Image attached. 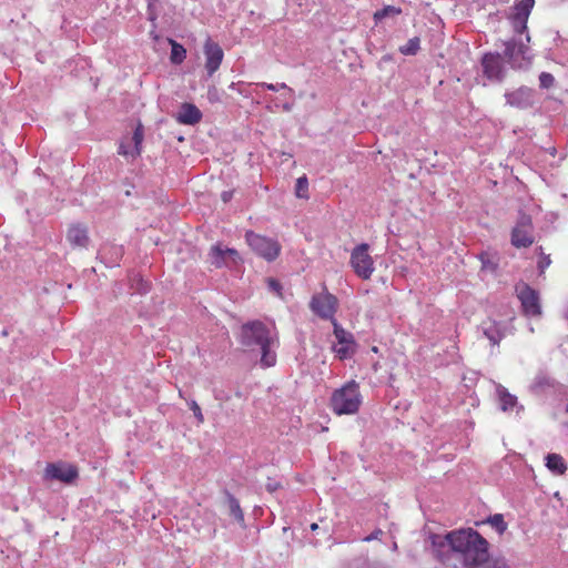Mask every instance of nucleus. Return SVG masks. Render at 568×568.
I'll return each mask as SVG.
<instances>
[{
  "instance_id": "nucleus-15",
  "label": "nucleus",
  "mask_w": 568,
  "mask_h": 568,
  "mask_svg": "<svg viewBox=\"0 0 568 568\" xmlns=\"http://www.w3.org/2000/svg\"><path fill=\"white\" fill-rule=\"evenodd\" d=\"M123 256V247L115 244H104L99 251V257L108 267L119 264Z\"/></svg>"
},
{
  "instance_id": "nucleus-46",
  "label": "nucleus",
  "mask_w": 568,
  "mask_h": 568,
  "mask_svg": "<svg viewBox=\"0 0 568 568\" xmlns=\"http://www.w3.org/2000/svg\"><path fill=\"white\" fill-rule=\"evenodd\" d=\"M566 412L568 413V405H567V407H566Z\"/></svg>"
},
{
  "instance_id": "nucleus-35",
  "label": "nucleus",
  "mask_w": 568,
  "mask_h": 568,
  "mask_svg": "<svg viewBox=\"0 0 568 568\" xmlns=\"http://www.w3.org/2000/svg\"><path fill=\"white\" fill-rule=\"evenodd\" d=\"M281 487V484L276 481L275 479L267 478V483L265 485V488L270 493L276 491Z\"/></svg>"
},
{
  "instance_id": "nucleus-38",
  "label": "nucleus",
  "mask_w": 568,
  "mask_h": 568,
  "mask_svg": "<svg viewBox=\"0 0 568 568\" xmlns=\"http://www.w3.org/2000/svg\"><path fill=\"white\" fill-rule=\"evenodd\" d=\"M214 398L220 402H225L230 399V396L224 390H214Z\"/></svg>"
},
{
  "instance_id": "nucleus-33",
  "label": "nucleus",
  "mask_w": 568,
  "mask_h": 568,
  "mask_svg": "<svg viewBox=\"0 0 568 568\" xmlns=\"http://www.w3.org/2000/svg\"><path fill=\"white\" fill-rule=\"evenodd\" d=\"M383 530L379 529V528H376L372 534H369L368 536L364 537L362 540L365 541V542H371L373 540H379L381 539V536H383Z\"/></svg>"
},
{
  "instance_id": "nucleus-16",
  "label": "nucleus",
  "mask_w": 568,
  "mask_h": 568,
  "mask_svg": "<svg viewBox=\"0 0 568 568\" xmlns=\"http://www.w3.org/2000/svg\"><path fill=\"white\" fill-rule=\"evenodd\" d=\"M479 329L481 331L483 335L491 343V345H498L505 336L500 324L493 320L483 322Z\"/></svg>"
},
{
  "instance_id": "nucleus-44",
  "label": "nucleus",
  "mask_w": 568,
  "mask_h": 568,
  "mask_svg": "<svg viewBox=\"0 0 568 568\" xmlns=\"http://www.w3.org/2000/svg\"><path fill=\"white\" fill-rule=\"evenodd\" d=\"M556 148H550L549 149V153L554 156L556 154Z\"/></svg>"
},
{
  "instance_id": "nucleus-30",
  "label": "nucleus",
  "mask_w": 568,
  "mask_h": 568,
  "mask_svg": "<svg viewBox=\"0 0 568 568\" xmlns=\"http://www.w3.org/2000/svg\"><path fill=\"white\" fill-rule=\"evenodd\" d=\"M257 85L261 87V88H265L267 90H271V91H278V90L283 89V90H286L290 95L294 94L293 89L287 87L286 83H284V82L276 83V84L261 82V83H257Z\"/></svg>"
},
{
  "instance_id": "nucleus-31",
  "label": "nucleus",
  "mask_w": 568,
  "mask_h": 568,
  "mask_svg": "<svg viewBox=\"0 0 568 568\" xmlns=\"http://www.w3.org/2000/svg\"><path fill=\"white\" fill-rule=\"evenodd\" d=\"M555 78L549 72H541L539 74V85L541 89H549L554 85Z\"/></svg>"
},
{
  "instance_id": "nucleus-7",
  "label": "nucleus",
  "mask_w": 568,
  "mask_h": 568,
  "mask_svg": "<svg viewBox=\"0 0 568 568\" xmlns=\"http://www.w3.org/2000/svg\"><path fill=\"white\" fill-rule=\"evenodd\" d=\"M79 476L78 468L74 465L57 462L49 463L45 466L43 479L57 480L63 484H72Z\"/></svg>"
},
{
  "instance_id": "nucleus-28",
  "label": "nucleus",
  "mask_w": 568,
  "mask_h": 568,
  "mask_svg": "<svg viewBox=\"0 0 568 568\" xmlns=\"http://www.w3.org/2000/svg\"><path fill=\"white\" fill-rule=\"evenodd\" d=\"M144 138L143 126L142 124H138V126L134 129L132 136L129 139V141L133 144L134 149L139 150V154L141 155L142 152V142Z\"/></svg>"
},
{
  "instance_id": "nucleus-24",
  "label": "nucleus",
  "mask_w": 568,
  "mask_h": 568,
  "mask_svg": "<svg viewBox=\"0 0 568 568\" xmlns=\"http://www.w3.org/2000/svg\"><path fill=\"white\" fill-rule=\"evenodd\" d=\"M211 264L215 267H222L226 264V255L224 253V248L220 245H214L210 252Z\"/></svg>"
},
{
  "instance_id": "nucleus-22",
  "label": "nucleus",
  "mask_w": 568,
  "mask_h": 568,
  "mask_svg": "<svg viewBox=\"0 0 568 568\" xmlns=\"http://www.w3.org/2000/svg\"><path fill=\"white\" fill-rule=\"evenodd\" d=\"M169 42L171 44V62L173 64H181L186 58L185 48L173 39H170Z\"/></svg>"
},
{
  "instance_id": "nucleus-18",
  "label": "nucleus",
  "mask_w": 568,
  "mask_h": 568,
  "mask_svg": "<svg viewBox=\"0 0 568 568\" xmlns=\"http://www.w3.org/2000/svg\"><path fill=\"white\" fill-rule=\"evenodd\" d=\"M67 239L72 245L85 246L89 241L87 229L80 225H74L69 229Z\"/></svg>"
},
{
  "instance_id": "nucleus-10",
  "label": "nucleus",
  "mask_w": 568,
  "mask_h": 568,
  "mask_svg": "<svg viewBox=\"0 0 568 568\" xmlns=\"http://www.w3.org/2000/svg\"><path fill=\"white\" fill-rule=\"evenodd\" d=\"M516 291L524 313L527 316H539L541 314V306L538 292L527 284L517 286Z\"/></svg>"
},
{
  "instance_id": "nucleus-6",
  "label": "nucleus",
  "mask_w": 568,
  "mask_h": 568,
  "mask_svg": "<svg viewBox=\"0 0 568 568\" xmlns=\"http://www.w3.org/2000/svg\"><path fill=\"white\" fill-rule=\"evenodd\" d=\"M368 244L362 243L354 247L351 254V265L356 275L363 280H368L374 272V262L368 254Z\"/></svg>"
},
{
  "instance_id": "nucleus-25",
  "label": "nucleus",
  "mask_w": 568,
  "mask_h": 568,
  "mask_svg": "<svg viewBox=\"0 0 568 568\" xmlns=\"http://www.w3.org/2000/svg\"><path fill=\"white\" fill-rule=\"evenodd\" d=\"M420 48L418 37L410 38L404 45L399 47V52L404 55H415Z\"/></svg>"
},
{
  "instance_id": "nucleus-42",
  "label": "nucleus",
  "mask_w": 568,
  "mask_h": 568,
  "mask_svg": "<svg viewBox=\"0 0 568 568\" xmlns=\"http://www.w3.org/2000/svg\"><path fill=\"white\" fill-rule=\"evenodd\" d=\"M397 549H398L397 542L394 541L393 545H392V550L396 551Z\"/></svg>"
},
{
  "instance_id": "nucleus-5",
  "label": "nucleus",
  "mask_w": 568,
  "mask_h": 568,
  "mask_svg": "<svg viewBox=\"0 0 568 568\" xmlns=\"http://www.w3.org/2000/svg\"><path fill=\"white\" fill-rule=\"evenodd\" d=\"M245 241L256 255L267 262H273L281 253V245L276 240L254 233L253 231L245 233Z\"/></svg>"
},
{
  "instance_id": "nucleus-17",
  "label": "nucleus",
  "mask_w": 568,
  "mask_h": 568,
  "mask_svg": "<svg viewBox=\"0 0 568 568\" xmlns=\"http://www.w3.org/2000/svg\"><path fill=\"white\" fill-rule=\"evenodd\" d=\"M497 395L499 399V407L503 412H511L514 408H518V412L523 409V406L518 405L517 397L510 394L505 387L498 385Z\"/></svg>"
},
{
  "instance_id": "nucleus-23",
  "label": "nucleus",
  "mask_w": 568,
  "mask_h": 568,
  "mask_svg": "<svg viewBox=\"0 0 568 568\" xmlns=\"http://www.w3.org/2000/svg\"><path fill=\"white\" fill-rule=\"evenodd\" d=\"M118 153L131 161H134L140 156L139 150L133 148V144L129 141V139H123L120 142Z\"/></svg>"
},
{
  "instance_id": "nucleus-45",
  "label": "nucleus",
  "mask_w": 568,
  "mask_h": 568,
  "mask_svg": "<svg viewBox=\"0 0 568 568\" xmlns=\"http://www.w3.org/2000/svg\"><path fill=\"white\" fill-rule=\"evenodd\" d=\"M285 98L287 99V101L293 100V94H292V95H290V94L287 93V94H285Z\"/></svg>"
},
{
  "instance_id": "nucleus-36",
  "label": "nucleus",
  "mask_w": 568,
  "mask_h": 568,
  "mask_svg": "<svg viewBox=\"0 0 568 568\" xmlns=\"http://www.w3.org/2000/svg\"><path fill=\"white\" fill-rule=\"evenodd\" d=\"M224 253L226 255V260L230 258L233 262H236V260L240 258L239 252L234 248H224Z\"/></svg>"
},
{
  "instance_id": "nucleus-39",
  "label": "nucleus",
  "mask_w": 568,
  "mask_h": 568,
  "mask_svg": "<svg viewBox=\"0 0 568 568\" xmlns=\"http://www.w3.org/2000/svg\"><path fill=\"white\" fill-rule=\"evenodd\" d=\"M233 197V191L232 190H229V191H223L222 194H221V199L224 203H227L232 200Z\"/></svg>"
},
{
  "instance_id": "nucleus-37",
  "label": "nucleus",
  "mask_w": 568,
  "mask_h": 568,
  "mask_svg": "<svg viewBox=\"0 0 568 568\" xmlns=\"http://www.w3.org/2000/svg\"><path fill=\"white\" fill-rule=\"evenodd\" d=\"M154 2L155 1L148 2V16L151 21H155L158 18L156 12L154 11Z\"/></svg>"
},
{
  "instance_id": "nucleus-27",
  "label": "nucleus",
  "mask_w": 568,
  "mask_h": 568,
  "mask_svg": "<svg viewBox=\"0 0 568 568\" xmlns=\"http://www.w3.org/2000/svg\"><path fill=\"white\" fill-rule=\"evenodd\" d=\"M486 521L490 524L500 535L504 534L507 529V524L504 520V516L501 514L489 516Z\"/></svg>"
},
{
  "instance_id": "nucleus-13",
  "label": "nucleus",
  "mask_w": 568,
  "mask_h": 568,
  "mask_svg": "<svg viewBox=\"0 0 568 568\" xmlns=\"http://www.w3.org/2000/svg\"><path fill=\"white\" fill-rule=\"evenodd\" d=\"M504 97L508 105L520 110L529 109L535 104V90L527 87L506 92Z\"/></svg>"
},
{
  "instance_id": "nucleus-43",
  "label": "nucleus",
  "mask_w": 568,
  "mask_h": 568,
  "mask_svg": "<svg viewBox=\"0 0 568 568\" xmlns=\"http://www.w3.org/2000/svg\"><path fill=\"white\" fill-rule=\"evenodd\" d=\"M317 528H318V525H317L316 523H313V524L311 525V529H312L313 531H314V530H316Z\"/></svg>"
},
{
  "instance_id": "nucleus-14",
  "label": "nucleus",
  "mask_w": 568,
  "mask_h": 568,
  "mask_svg": "<svg viewBox=\"0 0 568 568\" xmlns=\"http://www.w3.org/2000/svg\"><path fill=\"white\" fill-rule=\"evenodd\" d=\"M175 119L180 124L194 125L201 121L202 112L195 104L183 103Z\"/></svg>"
},
{
  "instance_id": "nucleus-40",
  "label": "nucleus",
  "mask_w": 568,
  "mask_h": 568,
  "mask_svg": "<svg viewBox=\"0 0 568 568\" xmlns=\"http://www.w3.org/2000/svg\"><path fill=\"white\" fill-rule=\"evenodd\" d=\"M549 265H550V258H549V256L544 257V258H542L541 261H539V263H538V267H539L540 272H544V270H545L546 267H548Z\"/></svg>"
},
{
  "instance_id": "nucleus-2",
  "label": "nucleus",
  "mask_w": 568,
  "mask_h": 568,
  "mask_svg": "<svg viewBox=\"0 0 568 568\" xmlns=\"http://www.w3.org/2000/svg\"><path fill=\"white\" fill-rule=\"evenodd\" d=\"M432 552L443 565L452 568H476L489 558V544L471 528L453 530L444 536L433 535Z\"/></svg>"
},
{
  "instance_id": "nucleus-41",
  "label": "nucleus",
  "mask_w": 568,
  "mask_h": 568,
  "mask_svg": "<svg viewBox=\"0 0 568 568\" xmlns=\"http://www.w3.org/2000/svg\"><path fill=\"white\" fill-rule=\"evenodd\" d=\"M293 106H294V101L293 100H290V101H285L282 105V109L283 111L285 112H291L293 110Z\"/></svg>"
},
{
  "instance_id": "nucleus-19",
  "label": "nucleus",
  "mask_w": 568,
  "mask_h": 568,
  "mask_svg": "<svg viewBox=\"0 0 568 568\" xmlns=\"http://www.w3.org/2000/svg\"><path fill=\"white\" fill-rule=\"evenodd\" d=\"M546 466L551 473L556 475H562L567 470V464L558 454H548L546 456Z\"/></svg>"
},
{
  "instance_id": "nucleus-26",
  "label": "nucleus",
  "mask_w": 568,
  "mask_h": 568,
  "mask_svg": "<svg viewBox=\"0 0 568 568\" xmlns=\"http://www.w3.org/2000/svg\"><path fill=\"white\" fill-rule=\"evenodd\" d=\"M295 195L300 199H308V180L306 175L300 176L296 180Z\"/></svg>"
},
{
  "instance_id": "nucleus-20",
  "label": "nucleus",
  "mask_w": 568,
  "mask_h": 568,
  "mask_svg": "<svg viewBox=\"0 0 568 568\" xmlns=\"http://www.w3.org/2000/svg\"><path fill=\"white\" fill-rule=\"evenodd\" d=\"M225 497L227 499L229 508H230V515L234 517V519L243 525L244 524V514L240 506L239 500L230 493L225 491Z\"/></svg>"
},
{
  "instance_id": "nucleus-21",
  "label": "nucleus",
  "mask_w": 568,
  "mask_h": 568,
  "mask_svg": "<svg viewBox=\"0 0 568 568\" xmlns=\"http://www.w3.org/2000/svg\"><path fill=\"white\" fill-rule=\"evenodd\" d=\"M402 13V9L395 6H384L382 9L374 12L373 19L375 23L382 22L386 18H395Z\"/></svg>"
},
{
  "instance_id": "nucleus-29",
  "label": "nucleus",
  "mask_w": 568,
  "mask_h": 568,
  "mask_svg": "<svg viewBox=\"0 0 568 568\" xmlns=\"http://www.w3.org/2000/svg\"><path fill=\"white\" fill-rule=\"evenodd\" d=\"M132 287L140 294H145L150 290V283L140 276H134Z\"/></svg>"
},
{
  "instance_id": "nucleus-12",
  "label": "nucleus",
  "mask_w": 568,
  "mask_h": 568,
  "mask_svg": "<svg viewBox=\"0 0 568 568\" xmlns=\"http://www.w3.org/2000/svg\"><path fill=\"white\" fill-rule=\"evenodd\" d=\"M204 55H205V70L209 77H212L220 68L224 52L221 45L210 38L205 41L203 47Z\"/></svg>"
},
{
  "instance_id": "nucleus-1",
  "label": "nucleus",
  "mask_w": 568,
  "mask_h": 568,
  "mask_svg": "<svg viewBox=\"0 0 568 568\" xmlns=\"http://www.w3.org/2000/svg\"><path fill=\"white\" fill-rule=\"evenodd\" d=\"M534 6L535 0H520L514 6V13L509 17L515 34L521 37L525 33L526 42L521 38L514 37L504 42V55L499 52H486L481 57L483 73L488 80L494 82L504 80L506 75L505 60L513 69H521L530 64L532 55L529 48L530 36L527 22Z\"/></svg>"
},
{
  "instance_id": "nucleus-4",
  "label": "nucleus",
  "mask_w": 568,
  "mask_h": 568,
  "mask_svg": "<svg viewBox=\"0 0 568 568\" xmlns=\"http://www.w3.org/2000/svg\"><path fill=\"white\" fill-rule=\"evenodd\" d=\"M362 400L358 383L349 381L333 392L329 406L336 415H353L358 412Z\"/></svg>"
},
{
  "instance_id": "nucleus-3",
  "label": "nucleus",
  "mask_w": 568,
  "mask_h": 568,
  "mask_svg": "<svg viewBox=\"0 0 568 568\" xmlns=\"http://www.w3.org/2000/svg\"><path fill=\"white\" fill-rule=\"evenodd\" d=\"M241 344L246 347H260L263 367H272L276 364V354L272 349L274 339L270 329L262 322L254 321L242 326Z\"/></svg>"
},
{
  "instance_id": "nucleus-32",
  "label": "nucleus",
  "mask_w": 568,
  "mask_h": 568,
  "mask_svg": "<svg viewBox=\"0 0 568 568\" xmlns=\"http://www.w3.org/2000/svg\"><path fill=\"white\" fill-rule=\"evenodd\" d=\"M190 409L193 412L194 417L196 418L199 424H202L204 422V416L202 414L201 407L195 400H191L189 403Z\"/></svg>"
},
{
  "instance_id": "nucleus-34",
  "label": "nucleus",
  "mask_w": 568,
  "mask_h": 568,
  "mask_svg": "<svg viewBox=\"0 0 568 568\" xmlns=\"http://www.w3.org/2000/svg\"><path fill=\"white\" fill-rule=\"evenodd\" d=\"M267 285H268V288L277 294L281 293V290H282V285L281 283L275 280V278H268L267 280Z\"/></svg>"
},
{
  "instance_id": "nucleus-11",
  "label": "nucleus",
  "mask_w": 568,
  "mask_h": 568,
  "mask_svg": "<svg viewBox=\"0 0 568 568\" xmlns=\"http://www.w3.org/2000/svg\"><path fill=\"white\" fill-rule=\"evenodd\" d=\"M311 308L321 318L333 322L337 310V298L331 293L314 295L311 301Z\"/></svg>"
},
{
  "instance_id": "nucleus-9",
  "label": "nucleus",
  "mask_w": 568,
  "mask_h": 568,
  "mask_svg": "<svg viewBox=\"0 0 568 568\" xmlns=\"http://www.w3.org/2000/svg\"><path fill=\"white\" fill-rule=\"evenodd\" d=\"M534 243L532 222L527 214H520L511 232V244L518 248L528 247Z\"/></svg>"
},
{
  "instance_id": "nucleus-8",
  "label": "nucleus",
  "mask_w": 568,
  "mask_h": 568,
  "mask_svg": "<svg viewBox=\"0 0 568 568\" xmlns=\"http://www.w3.org/2000/svg\"><path fill=\"white\" fill-rule=\"evenodd\" d=\"M334 335L337 345L333 346L334 353L341 359L351 357L355 353L356 342L352 333L344 329L336 320H333Z\"/></svg>"
}]
</instances>
